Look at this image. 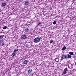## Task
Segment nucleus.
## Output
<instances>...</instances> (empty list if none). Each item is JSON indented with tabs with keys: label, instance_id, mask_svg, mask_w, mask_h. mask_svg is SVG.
Returning <instances> with one entry per match:
<instances>
[{
	"label": "nucleus",
	"instance_id": "38",
	"mask_svg": "<svg viewBox=\"0 0 76 76\" xmlns=\"http://www.w3.org/2000/svg\"><path fill=\"white\" fill-rule=\"evenodd\" d=\"M74 58H75V57H74Z\"/></svg>",
	"mask_w": 76,
	"mask_h": 76
},
{
	"label": "nucleus",
	"instance_id": "28",
	"mask_svg": "<svg viewBox=\"0 0 76 76\" xmlns=\"http://www.w3.org/2000/svg\"><path fill=\"white\" fill-rule=\"evenodd\" d=\"M2 42H3V41L0 40V44H1V43H2Z\"/></svg>",
	"mask_w": 76,
	"mask_h": 76
},
{
	"label": "nucleus",
	"instance_id": "12",
	"mask_svg": "<svg viewBox=\"0 0 76 76\" xmlns=\"http://www.w3.org/2000/svg\"><path fill=\"white\" fill-rule=\"evenodd\" d=\"M69 54L71 56H73V52H69Z\"/></svg>",
	"mask_w": 76,
	"mask_h": 76
},
{
	"label": "nucleus",
	"instance_id": "14",
	"mask_svg": "<svg viewBox=\"0 0 76 76\" xmlns=\"http://www.w3.org/2000/svg\"><path fill=\"white\" fill-rule=\"evenodd\" d=\"M28 31H29V29H28V28H27L25 29L26 32H27Z\"/></svg>",
	"mask_w": 76,
	"mask_h": 76
},
{
	"label": "nucleus",
	"instance_id": "26",
	"mask_svg": "<svg viewBox=\"0 0 76 76\" xmlns=\"http://www.w3.org/2000/svg\"><path fill=\"white\" fill-rule=\"evenodd\" d=\"M32 32H30V33H29V35H32Z\"/></svg>",
	"mask_w": 76,
	"mask_h": 76
},
{
	"label": "nucleus",
	"instance_id": "24",
	"mask_svg": "<svg viewBox=\"0 0 76 76\" xmlns=\"http://www.w3.org/2000/svg\"><path fill=\"white\" fill-rule=\"evenodd\" d=\"M16 49H15L14 50V53H15L16 52Z\"/></svg>",
	"mask_w": 76,
	"mask_h": 76
},
{
	"label": "nucleus",
	"instance_id": "2",
	"mask_svg": "<svg viewBox=\"0 0 76 76\" xmlns=\"http://www.w3.org/2000/svg\"><path fill=\"white\" fill-rule=\"evenodd\" d=\"M32 73V69H29L28 71V75H31Z\"/></svg>",
	"mask_w": 76,
	"mask_h": 76
},
{
	"label": "nucleus",
	"instance_id": "17",
	"mask_svg": "<svg viewBox=\"0 0 76 76\" xmlns=\"http://www.w3.org/2000/svg\"><path fill=\"white\" fill-rule=\"evenodd\" d=\"M42 38L41 37H40L39 38H38V42L40 41V39H42Z\"/></svg>",
	"mask_w": 76,
	"mask_h": 76
},
{
	"label": "nucleus",
	"instance_id": "8",
	"mask_svg": "<svg viewBox=\"0 0 76 76\" xmlns=\"http://www.w3.org/2000/svg\"><path fill=\"white\" fill-rule=\"evenodd\" d=\"M6 3H3L2 4V7H6Z\"/></svg>",
	"mask_w": 76,
	"mask_h": 76
},
{
	"label": "nucleus",
	"instance_id": "40",
	"mask_svg": "<svg viewBox=\"0 0 76 76\" xmlns=\"http://www.w3.org/2000/svg\"><path fill=\"white\" fill-rule=\"evenodd\" d=\"M39 71H40V70H39Z\"/></svg>",
	"mask_w": 76,
	"mask_h": 76
},
{
	"label": "nucleus",
	"instance_id": "5",
	"mask_svg": "<svg viewBox=\"0 0 76 76\" xmlns=\"http://www.w3.org/2000/svg\"><path fill=\"white\" fill-rule=\"evenodd\" d=\"M67 71V68H65L64 69V71H63V75H66V72Z\"/></svg>",
	"mask_w": 76,
	"mask_h": 76
},
{
	"label": "nucleus",
	"instance_id": "27",
	"mask_svg": "<svg viewBox=\"0 0 76 76\" xmlns=\"http://www.w3.org/2000/svg\"><path fill=\"white\" fill-rule=\"evenodd\" d=\"M38 14H37V15H35V16H36V17H38Z\"/></svg>",
	"mask_w": 76,
	"mask_h": 76
},
{
	"label": "nucleus",
	"instance_id": "3",
	"mask_svg": "<svg viewBox=\"0 0 76 76\" xmlns=\"http://www.w3.org/2000/svg\"><path fill=\"white\" fill-rule=\"evenodd\" d=\"M28 60H25L22 63L23 64H27L28 63Z\"/></svg>",
	"mask_w": 76,
	"mask_h": 76
},
{
	"label": "nucleus",
	"instance_id": "31",
	"mask_svg": "<svg viewBox=\"0 0 76 76\" xmlns=\"http://www.w3.org/2000/svg\"><path fill=\"white\" fill-rule=\"evenodd\" d=\"M38 14L39 15V16H41V14L39 13Z\"/></svg>",
	"mask_w": 76,
	"mask_h": 76
},
{
	"label": "nucleus",
	"instance_id": "32",
	"mask_svg": "<svg viewBox=\"0 0 76 76\" xmlns=\"http://www.w3.org/2000/svg\"><path fill=\"white\" fill-rule=\"evenodd\" d=\"M39 0V1H40V2H41V1H42V0Z\"/></svg>",
	"mask_w": 76,
	"mask_h": 76
},
{
	"label": "nucleus",
	"instance_id": "15",
	"mask_svg": "<svg viewBox=\"0 0 76 76\" xmlns=\"http://www.w3.org/2000/svg\"><path fill=\"white\" fill-rule=\"evenodd\" d=\"M58 61H59V59L58 58H56V62H58Z\"/></svg>",
	"mask_w": 76,
	"mask_h": 76
},
{
	"label": "nucleus",
	"instance_id": "36",
	"mask_svg": "<svg viewBox=\"0 0 76 76\" xmlns=\"http://www.w3.org/2000/svg\"><path fill=\"white\" fill-rule=\"evenodd\" d=\"M72 66V64H71Z\"/></svg>",
	"mask_w": 76,
	"mask_h": 76
},
{
	"label": "nucleus",
	"instance_id": "33",
	"mask_svg": "<svg viewBox=\"0 0 76 76\" xmlns=\"http://www.w3.org/2000/svg\"><path fill=\"white\" fill-rule=\"evenodd\" d=\"M38 24L37 25V26H38Z\"/></svg>",
	"mask_w": 76,
	"mask_h": 76
},
{
	"label": "nucleus",
	"instance_id": "10",
	"mask_svg": "<svg viewBox=\"0 0 76 76\" xmlns=\"http://www.w3.org/2000/svg\"><path fill=\"white\" fill-rule=\"evenodd\" d=\"M15 53L14 52L12 53L11 55L12 57H15Z\"/></svg>",
	"mask_w": 76,
	"mask_h": 76
},
{
	"label": "nucleus",
	"instance_id": "30",
	"mask_svg": "<svg viewBox=\"0 0 76 76\" xmlns=\"http://www.w3.org/2000/svg\"><path fill=\"white\" fill-rule=\"evenodd\" d=\"M36 20H37V22H38V19H36Z\"/></svg>",
	"mask_w": 76,
	"mask_h": 76
},
{
	"label": "nucleus",
	"instance_id": "21",
	"mask_svg": "<svg viewBox=\"0 0 76 76\" xmlns=\"http://www.w3.org/2000/svg\"><path fill=\"white\" fill-rule=\"evenodd\" d=\"M38 2H39V5H41V4H42V3H41V2L40 3L39 2H40V1H38Z\"/></svg>",
	"mask_w": 76,
	"mask_h": 76
},
{
	"label": "nucleus",
	"instance_id": "16",
	"mask_svg": "<svg viewBox=\"0 0 76 76\" xmlns=\"http://www.w3.org/2000/svg\"><path fill=\"white\" fill-rule=\"evenodd\" d=\"M53 25H56L57 23V22L56 21H54L53 23Z\"/></svg>",
	"mask_w": 76,
	"mask_h": 76
},
{
	"label": "nucleus",
	"instance_id": "39",
	"mask_svg": "<svg viewBox=\"0 0 76 76\" xmlns=\"http://www.w3.org/2000/svg\"><path fill=\"white\" fill-rule=\"evenodd\" d=\"M40 58V59H41V58Z\"/></svg>",
	"mask_w": 76,
	"mask_h": 76
},
{
	"label": "nucleus",
	"instance_id": "34",
	"mask_svg": "<svg viewBox=\"0 0 76 76\" xmlns=\"http://www.w3.org/2000/svg\"><path fill=\"white\" fill-rule=\"evenodd\" d=\"M75 65L76 66V62H75Z\"/></svg>",
	"mask_w": 76,
	"mask_h": 76
},
{
	"label": "nucleus",
	"instance_id": "6",
	"mask_svg": "<svg viewBox=\"0 0 76 76\" xmlns=\"http://www.w3.org/2000/svg\"><path fill=\"white\" fill-rule=\"evenodd\" d=\"M26 35L25 34H23L21 36V39H25L26 38Z\"/></svg>",
	"mask_w": 76,
	"mask_h": 76
},
{
	"label": "nucleus",
	"instance_id": "19",
	"mask_svg": "<svg viewBox=\"0 0 76 76\" xmlns=\"http://www.w3.org/2000/svg\"><path fill=\"white\" fill-rule=\"evenodd\" d=\"M6 28H7V27L6 26H4L3 28V29H6Z\"/></svg>",
	"mask_w": 76,
	"mask_h": 76
},
{
	"label": "nucleus",
	"instance_id": "13",
	"mask_svg": "<svg viewBox=\"0 0 76 76\" xmlns=\"http://www.w3.org/2000/svg\"><path fill=\"white\" fill-rule=\"evenodd\" d=\"M67 56H68L67 58H70L71 57H72V56H71V55H70L69 54L67 55Z\"/></svg>",
	"mask_w": 76,
	"mask_h": 76
},
{
	"label": "nucleus",
	"instance_id": "11",
	"mask_svg": "<svg viewBox=\"0 0 76 76\" xmlns=\"http://www.w3.org/2000/svg\"><path fill=\"white\" fill-rule=\"evenodd\" d=\"M66 46H64L62 48V51H64V50H66Z\"/></svg>",
	"mask_w": 76,
	"mask_h": 76
},
{
	"label": "nucleus",
	"instance_id": "1",
	"mask_svg": "<svg viewBox=\"0 0 76 76\" xmlns=\"http://www.w3.org/2000/svg\"><path fill=\"white\" fill-rule=\"evenodd\" d=\"M67 59V55H62V57H61V60H62L63 58H66Z\"/></svg>",
	"mask_w": 76,
	"mask_h": 76
},
{
	"label": "nucleus",
	"instance_id": "4",
	"mask_svg": "<svg viewBox=\"0 0 76 76\" xmlns=\"http://www.w3.org/2000/svg\"><path fill=\"white\" fill-rule=\"evenodd\" d=\"M24 2V5H25V6H28V5H29V1H26Z\"/></svg>",
	"mask_w": 76,
	"mask_h": 76
},
{
	"label": "nucleus",
	"instance_id": "9",
	"mask_svg": "<svg viewBox=\"0 0 76 76\" xmlns=\"http://www.w3.org/2000/svg\"><path fill=\"white\" fill-rule=\"evenodd\" d=\"M4 37V35H0V41H2V40L1 39H3Z\"/></svg>",
	"mask_w": 76,
	"mask_h": 76
},
{
	"label": "nucleus",
	"instance_id": "25",
	"mask_svg": "<svg viewBox=\"0 0 76 76\" xmlns=\"http://www.w3.org/2000/svg\"><path fill=\"white\" fill-rule=\"evenodd\" d=\"M41 72H39V76H41V75H40Z\"/></svg>",
	"mask_w": 76,
	"mask_h": 76
},
{
	"label": "nucleus",
	"instance_id": "7",
	"mask_svg": "<svg viewBox=\"0 0 76 76\" xmlns=\"http://www.w3.org/2000/svg\"><path fill=\"white\" fill-rule=\"evenodd\" d=\"M34 42H38V37L35 38L34 40Z\"/></svg>",
	"mask_w": 76,
	"mask_h": 76
},
{
	"label": "nucleus",
	"instance_id": "29",
	"mask_svg": "<svg viewBox=\"0 0 76 76\" xmlns=\"http://www.w3.org/2000/svg\"><path fill=\"white\" fill-rule=\"evenodd\" d=\"M19 50L18 49H17V50H16V51H18Z\"/></svg>",
	"mask_w": 76,
	"mask_h": 76
},
{
	"label": "nucleus",
	"instance_id": "37",
	"mask_svg": "<svg viewBox=\"0 0 76 76\" xmlns=\"http://www.w3.org/2000/svg\"><path fill=\"white\" fill-rule=\"evenodd\" d=\"M74 58H75V57H74Z\"/></svg>",
	"mask_w": 76,
	"mask_h": 76
},
{
	"label": "nucleus",
	"instance_id": "18",
	"mask_svg": "<svg viewBox=\"0 0 76 76\" xmlns=\"http://www.w3.org/2000/svg\"><path fill=\"white\" fill-rule=\"evenodd\" d=\"M2 42V43L1 44L3 46V45H5V43H4V42Z\"/></svg>",
	"mask_w": 76,
	"mask_h": 76
},
{
	"label": "nucleus",
	"instance_id": "35",
	"mask_svg": "<svg viewBox=\"0 0 76 76\" xmlns=\"http://www.w3.org/2000/svg\"><path fill=\"white\" fill-rule=\"evenodd\" d=\"M1 64H0V66H1Z\"/></svg>",
	"mask_w": 76,
	"mask_h": 76
},
{
	"label": "nucleus",
	"instance_id": "20",
	"mask_svg": "<svg viewBox=\"0 0 76 76\" xmlns=\"http://www.w3.org/2000/svg\"><path fill=\"white\" fill-rule=\"evenodd\" d=\"M26 47L27 48H29V45L28 44H26Z\"/></svg>",
	"mask_w": 76,
	"mask_h": 76
},
{
	"label": "nucleus",
	"instance_id": "23",
	"mask_svg": "<svg viewBox=\"0 0 76 76\" xmlns=\"http://www.w3.org/2000/svg\"><path fill=\"white\" fill-rule=\"evenodd\" d=\"M38 25H40V26H41V23H39L38 24Z\"/></svg>",
	"mask_w": 76,
	"mask_h": 76
},
{
	"label": "nucleus",
	"instance_id": "22",
	"mask_svg": "<svg viewBox=\"0 0 76 76\" xmlns=\"http://www.w3.org/2000/svg\"><path fill=\"white\" fill-rule=\"evenodd\" d=\"M53 42V40H51L50 42V44H51V43H52Z\"/></svg>",
	"mask_w": 76,
	"mask_h": 76
}]
</instances>
